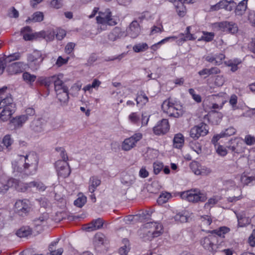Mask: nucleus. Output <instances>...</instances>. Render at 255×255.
I'll return each mask as SVG.
<instances>
[{
	"instance_id": "nucleus-1",
	"label": "nucleus",
	"mask_w": 255,
	"mask_h": 255,
	"mask_svg": "<svg viewBox=\"0 0 255 255\" xmlns=\"http://www.w3.org/2000/svg\"><path fill=\"white\" fill-rule=\"evenodd\" d=\"M38 158L36 153L29 152L25 155L18 156V158L12 163L15 171L23 172L27 170L30 173L35 172L38 168Z\"/></svg>"
},
{
	"instance_id": "nucleus-2",
	"label": "nucleus",
	"mask_w": 255,
	"mask_h": 255,
	"mask_svg": "<svg viewBox=\"0 0 255 255\" xmlns=\"http://www.w3.org/2000/svg\"><path fill=\"white\" fill-rule=\"evenodd\" d=\"M20 55L18 53L6 56L0 60V75L2 74L6 68V71L9 75H15L21 73L24 69L25 64L22 62H12L19 59Z\"/></svg>"
},
{
	"instance_id": "nucleus-3",
	"label": "nucleus",
	"mask_w": 255,
	"mask_h": 255,
	"mask_svg": "<svg viewBox=\"0 0 255 255\" xmlns=\"http://www.w3.org/2000/svg\"><path fill=\"white\" fill-rule=\"evenodd\" d=\"M6 87L0 89V109H3L0 114V119L2 121L8 120L15 110V105L10 94L6 92Z\"/></svg>"
},
{
	"instance_id": "nucleus-4",
	"label": "nucleus",
	"mask_w": 255,
	"mask_h": 255,
	"mask_svg": "<svg viewBox=\"0 0 255 255\" xmlns=\"http://www.w3.org/2000/svg\"><path fill=\"white\" fill-rule=\"evenodd\" d=\"M163 232L162 226L158 222H149L140 229L139 234L144 241H150L159 236Z\"/></svg>"
},
{
	"instance_id": "nucleus-5",
	"label": "nucleus",
	"mask_w": 255,
	"mask_h": 255,
	"mask_svg": "<svg viewBox=\"0 0 255 255\" xmlns=\"http://www.w3.org/2000/svg\"><path fill=\"white\" fill-rule=\"evenodd\" d=\"M162 109L168 116L179 118L183 114L182 106L178 101L168 99L163 102Z\"/></svg>"
},
{
	"instance_id": "nucleus-6",
	"label": "nucleus",
	"mask_w": 255,
	"mask_h": 255,
	"mask_svg": "<svg viewBox=\"0 0 255 255\" xmlns=\"http://www.w3.org/2000/svg\"><path fill=\"white\" fill-rule=\"evenodd\" d=\"M181 196L183 199L192 203L204 202L207 199L206 194L198 189L183 192Z\"/></svg>"
},
{
	"instance_id": "nucleus-7",
	"label": "nucleus",
	"mask_w": 255,
	"mask_h": 255,
	"mask_svg": "<svg viewBox=\"0 0 255 255\" xmlns=\"http://www.w3.org/2000/svg\"><path fill=\"white\" fill-rule=\"evenodd\" d=\"M98 23L108 24L114 26L118 24L119 19L112 16V12L109 8L99 11V15L96 17Z\"/></svg>"
},
{
	"instance_id": "nucleus-8",
	"label": "nucleus",
	"mask_w": 255,
	"mask_h": 255,
	"mask_svg": "<svg viewBox=\"0 0 255 255\" xmlns=\"http://www.w3.org/2000/svg\"><path fill=\"white\" fill-rule=\"evenodd\" d=\"M44 59L42 52L39 50H34L27 56L28 64L33 70H37Z\"/></svg>"
},
{
	"instance_id": "nucleus-9",
	"label": "nucleus",
	"mask_w": 255,
	"mask_h": 255,
	"mask_svg": "<svg viewBox=\"0 0 255 255\" xmlns=\"http://www.w3.org/2000/svg\"><path fill=\"white\" fill-rule=\"evenodd\" d=\"M142 137L141 133H134L130 137H128L124 140L121 144V148L124 151H129L136 146V143Z\"/></svg>"
},
{
	"instance_id": "nucleus-10",
	"label": "nucleus",
	"mask_w": 255,
	"mask_h": 255,
	"mask_svg": "<svg viewBox=\"0 0 255 255\" xmlns=\"http://www.w3.org/2000/svg\"><path fill=\"white\" fill-rule=\"evenodd\" d=\"M208 133L207 126L205 124H201L193 127L190 131V136L195 139H198L200 136L206 135Z\"/></svg>"
},
{
	"instance_id": "nucleus-11",
	"label": "nucleus",
	"mask_w": 255,
	"mask_h": 255,
	"mask_svg": "<svg viewBox=\"0 0 255 255\" xmlns=\"http://www.w3.org/2000/svg\"><path fill=\"white\" fill-rule=\"evenodd\" d=\"M227 147L234 154H240L245 151V147L242 140L238 138L231 139Z\"/></svg>"
},
{
	"instance_id": "nucleus-12",
	"label": "nucleus",
	"mask_w": 255,
	"mask_h": 255,
	"mask_svg": "<svg viewBox=\"0 0 255 255\" xmlns=\"http://www.w3.org/2000/svg\"><path fill=\"white\" fill-rule=\"evenodd\" d=\"M29 202L26 199L18 200L14 204L15 211L20 216H24L29 211Z\"/></svg>"
},
{
	"instance_id": "nucleus-13",
	"label": "nucleus",
	"mask_w": 255,
	"mask_h": 255,
	"mask_svg": "<svg viewBox=\"0 0 255 255\" xmlns=\"http://www.w3.org/2000/svg\"><path fill=\"white\" fill-rule=\"evenodd\" d=\"M55 166L58 176L66 178L70 175L71 170L67 162L57 161Z\"/></svg>"
},
{
	"instance_id": "nucleus-14",
	"label": "nucleus",
	"mask_w": 255,
	"mask_h": 255,
	"mask_svg": "<svg viewBox=\"0 0 255 255\" xmlns=\"http://www.w3.org/2000/svg\"><path fill=\"white\" fill-rule=\"evenodd\" d=\"M169 129L168 121L166 119H163L159 122L153 128L154 132L157 135L166 133Z\"/></svg>"
},
{
	"instance_id": "nucleus-15",
	"label": "nucleus",
	"mask_w": 255,
	"mask_h": 255,
	"mask_svg": "<svg viewBox=\"0 0 255 255\" xmlns=\"http://www.w3.org/2000/svg\"><path fill=\"white\" fill-rule=\"evenodd\" d=\"M141 27L137 21L134 20L129 24L127 33L131 38H136L141 32Z\"/></svg>"
},
{
	"instance_id": "nucleus-16",
	"label": "nucleus",
	"mask_w": 255,
	"mask_h": 255,
	"mask_svg": "<svg viewBox=\"0 0 255 255\" xmlns=\"http://www.w3.org/2000/svg\"><path fill=\"white\" fill-rule=\"evenodd\" d=\"M135 177L131 172H124L122 174L121 181L126 186H130L135 181Z\"/></svg>"
},
{
	"instance_id": "nucleus-17",
	"label": "nucleus",
	"mask_w": 255,
	"mask_h": 255,
	"mask_svg": "<svg viewBox=\"0 0 255 255\" xmlns=\"http://www.w3.org/2000/svg\"><path fill=\"white\" fill-rule=\"evenodd\" d=\"M44 121L41 119L34 120L30 125V128L35 132H41L44 130Z\"/></svg>"
},
{
	"instance_id": "nucleus-18",
	"label": "nucleus",
	"mask_w": 255,
	"mask_h": 255,
	"mask_svg": "<svg viewBox=\"0 0 255 255\" xmlns=\"http://www.w3.org/2000/svg\"><path fill=\"white\" fill-rule=\"evenodd\" d=\"M27 121V117L21 115L12 118L10 121V123L15 128H21Z\"/></svg>"
},
{
	"instance_id": "nucleus-19",
	"label": "nucleus",
	"mask_w": 255,
	"mask_h": 255,
	"mask_svg": "<svg viewBox=\"0 0 255 255\" xmlns=\"http://www.w3.org/2000/svg\"><path fill=\"white\" fill-rule=\"evenodd\" d=\"M215 238L210 236L204 238L201 241L202 246L210 252H212L214 249V243L213 240Z\"/></svg>"
},
{
	"instance_id": "nucleus-20",
	"label": "nucleus",
	"mask_w": 255,
	"mask_h": 255,
	"mask_svg": "<svg viewBox=\"0 0 255 255\" xmlns=\"http://www.w3.org/2000/svg\"><path fill=\"white\" fill-rule=\"evenodd\" d=\"M103 220L99 218L88 225L85 227V230L87 232L94 231L101 228L103 227Z\"/></svg>"
},
{
	"instance_id": "nucleus-21",
	"label": "nucleus",
	"mask_w": 255,
	"mask_h": 255,
	"mask_svg": "<svg viewBox=\"0 0 255 255\" xmlns=\"http://www.w3.org/2000/svg\"><path fill=\"white\" fill-rule=\"evenodd\" d=\"M124 32L119 27H116L108 35L110 40L114 41L121 38L124 35Z\"/></svg>"
},
{
	"instance_id": "nucleus-22",
	"label": "nucleus",
	"mask_w": 255,
	"mask_h": 255,
	"mask_svg": "<svg viewBox=\"0 0 255 255\" xmlns=\"http://www.w3.org/2000/svg\"><path fill=\"white\" fill-rule=\"evenodd\" d=\"M31 28L29 26H25L21 30V34L25 40L34 39V33H31Z\"/></svg>"
},
{
	"instance_id": "nucleus-23",
	"label": "nucleus",
	"mask_w": 255,
	"mask_h": 255,
	"mask_svg": "<svg viewBox=\"0 0 255 255\" xmlns=\"http://www.w3.org/2000/svg\"><path fill=\"white\" fill-rule=\"evenodd\" d=\"M136 102L137 106L142 107L148 102V98L143 92H140L137 94Z\"/></svg>"
},
{
	"instance_id": "nucleus-24",
	"label": "nucleus",
	"mask_w": 255,
	"mask_h": 255,
	"mask_svg": "<svg viewBox=\"0 0 255 255\" xmlns=\"http://www.w3.org/2000/svg\"><path fill=\"white\" fill-rule=\"evenodd\" d=\"M43 13L40 11H36L32 15L31 17H28L25 21L26 23L40 22L43 20Z\"/></svg>"
},
{
	"instance_id": "nucleus-25",
	"label": "nucleus",
	"mask_w": 255,
	"mask_h": 255,
	"mask_svg": "<svg viewBox=\"0 0 255 255\" xmlns=\"http://www.w3.org/2000/svg\"><path fill=\"white\" fill-rule=\"evenodd\" d=\"M241 63V60L238 59L230 60L224 62L226 66L231 67V70L233 72L236 71L238 69V65Z\"/></svg>"
},
{
	"instance_id": "nucleus-26",
	"label": "nucleus",
	"mask_w": 255,
	"mask_h": 255,
	"mask_svg": "<svg viewBox=\"0 0 255 255\" xmlns=\"http://www.w3.org/2000/svg\"><path fill=\"white\" fill-rule=\"evenodd\" d=\"M184 142L183 135L181 133L176 134L173 138V146L177 148L182 147Z\"/></svg>"
},
{
	"instance_id": "nucleus-27",
	"label": "nucleus",
	"mask_w": 255,
	"mask_h": 255,
	"mask_svg": "<svg viewBox=\"0 0 255 255\" xmlns=\"http://www.w3.org/2000/svg\"><path fill=\"white\" fill-rule=\"evenodd\" d=\"M100 183L101 180L95 176L92 177L90 180V185L89 187L90 192L93 193Z\"/></svg>"
},
{
	"instance_id": "nucleus-28",
	"label": "nucleus",
	"mask_w": 255,
	"mask_h": 255,
	"mask_svg": "<svg viewBox=\"0 0 255 255\" xmlns=\"http://www.w3.org/2000/svg\"><path fill=\"white\" fill-rule=\"evenodd\" d=\"M54 32H50L48 35H46L45 32L43 31L34 33V39L38 38H43L47 41H51L54 39Z\"/></svg>"
},
{
	"instance_id": "nucleus-29",
	"label": "nucleus",
	"mask_w": 255,
	"mask_h": 255,
	"mask_svg": "<svg viewBox=\"0 0 255 255\" xmlns=\"http://www.w3.org/2000/svg\"><path fill=\"white\" fill-rule=\"evenodd\" d=\"M32 233L31 229L28 227H22L16 232V235L20 238L28 236Z\"/></svg>"
},
{
	"instance_id": "nucleus-30",
	"label": "nucleus",
	"mask_w": 255,
	"mask_h": 255,
	"mask_svg": "<svg viewBox=\"0 0 255 255\" xmlns=\"http://www.w3.org/2000/svg\"><path fill=\"white\" fill-rule=\"evenodd\" d=\"M22 78L27 84L32 85L36 79V76L25 72L22 74Z\"/></svg>"
},
{
	"instance_id": "nucleus-31",
	"label": "nucleus",
	"mask_w": 255,
	"mask_h": 255,
	"mask_svg": "<svg viewBox=\"0 0 255 255\" xmlns=\"http://www.w3.org/2000/svg\"><path fill=\"white\" fill-rule=\"evenodd\" d=\"M238 218V224L240 227H244L250 223V219L245 216L244 214H237Z\"/></svg>"
},
{
	"instance_id": "nucleus-32",
	"label": "nucleus",
	"mask_w": 255,
	"mask_h": 255,
	"mask_svg": "<svg viewBox=\"0 0 255 255\" xmlns=\"http://www.w3.org/2000/svg\"><path fill=\"white\" fill-rule=\"evenodd\" d=\"M203 35L198 39V41H204L208 42L213 40L215 33L214 32H210L207 31H203Z\"/></svg>"
},
{
	"instance_id": "nucleus-33",
	"label": "nucleus",
	"mask_w": 255,
	"mask_h": 255,
	"mask_svg": "<svg viewBox=\"0 0 255 255\" xmlns=\"http://www.w3.org/2000/svg\"><path fill=\"white\" fill-rule=\"evenodd\" d=\"M171 197V195L170 193L164 192L160 194L157 199V202L158 204L162 205L166 203Z\"/></svg>"
},
{
	"instance_id": "nucleus-34",
	"label": "nucleus",
	"mask_w": 255,
	"mask_h": 255,
	"mask_svg": "<svg viewBox=\"0 0 255 255\" xmlns=\"http://www.w3.org/2000/svg\"><path fill=\"white\" fill-rule=\"evenodd\" d=\"M247 7L246 2L241 1L236 6L235 10V14L237 15H242L246 10Z\"/></svg>"
},
{
	"instance_id": "nucleus-35",
	"label": "nucleus",
	"mask_w": 255,
	"mask_h": 255,
	"mask_svg": "<svg viewBox=\"0 0 255 255\" xmlns=\"http://www.w3.org/2000/svg\"><path fill=\"white\" fill-rule=\"evenodd\" d=\"M52 78L54 82L55 91H58L60 89L63 90L64 88H68V87L64 85L63 81L58 77L54 76Z\"/></svg>"
},
{
	"instance_id": "nucleus-36",
	"label": "nucleus",
	"mask_w": 255,
	"mask_h": 255,
	"mask_svg": "<svg viewBox=\"0 0 255 255\" xmlns=\"http://www.w3.org/2000/svg\"><path fill=\"white\" fill-rule=\"evenodd\" d=\"M189 147L197 154H200L202 152V145L196 140L190 141L189 142Z\"/></svg>"
},
{
	"instance_id": "nucleus-37",
	"label": "nucleus",
	"mask_w": 255,
	"mask_h": 255,
	"mask_svg": "<svg viewBox=\"0 0 255 255\" xmlns=\"http://www.w3.org/2000/svg\"><path fill=\"white\" fill-rule=\"evenodd\" d=\"M78 197L74 201V205L79 208L83 207L87 202V197L82 194H79Z\"/></svg>"
},
{
	"instance_id": "nucleus-38",
	"label": "nucleus",
	"mask_w": 255,
	"mask_h": 255,
	"mask_svg": "<svg viewBox=\"0 0 255 255\" xmlns=\"http://www.w3.org/2000/svg\"><path fill=\"white\" fill-rule=\"evenodd\" d=\"M48 215L46 213L42 214L39 218L35 219L34 221L35 226H38L41 225H43L46 223L47 220L48 219Z\"/></svg>"
},
{
	"instance_id": "nucleus-39",
	"label": "nucleus",
	"mask_w": 255,
	"mask_h": 255,
	"mask_svg": "<svg viewBox=\"0 0 255 255\" xmlns=\"http://www.w3.org/2000/svg\"><path fill=\"white\" fill-rule=\"evenodd\" d=\"M148 48V46L146 43H141L134 45L133 46V50L136 53L143 52Z\"/></svg>"
},
{
	"instance_id": "nucleus-40",
	"label": "nucleus",
	"mask_w": 255,
	"mask_h": 255,
	"mask_svg": "<svg viewBox=\"0 0 255 255\" xmlns=\"http://www.w3.org/2000/svg\"><path fill=\"white\" fill-rule=\"evenodd\" d=\"M219 201L217 197L213 196L212 198H210L208 199V201L204 205V208L207 209H210L212 207H213L215 205H216Z\"/></svg>"
},
{
	"instance_id": "nucleus-41",
	"label": "nucleus",
	"mask_w": 255,
	"mask_h": 255,
	"mask_svg": "<svg viewBox=\"0 0 255 255\" xmlns=\"http://www.w3.org/2000/svg\"><path fill=\"white\" fill-rule=\"evenodd\" d=\"M200 220L201 226L204 227L210 226L212 222V218L209 215L201 216Z\"/></svg>"
},
{
	"instance_id": "nucleus-42",
	"label": "nucleus",
	"mask_w": 255,
	"mask_h": 255,
	"mask_svg": "<svg viewBox=\"0 0 255 255\" xmlns=\"http://www.w3.org/2000/svg\"><path fill=\"white\" fill-rule=\"evenodd\" d=\"M28 186L30 187V189L36 187L39 191H44L46 189V186L41 182H30L29 183Z\"/></svg>"
},
{
	"instance_id": "nucleus-43",
	"label": "nucleus",
	"mask_w": 255,
	"mask_h": 255,
	"mask_svg": "<svg viewBox=\"0 0 255 255\" xmlns=\"http://www.w3.org/2000/svg\"><path fill=\"white\" fill-rule=\"evenodd\" d=\"M177 38L178 37H177L176 36H171V37H166L165 38L161 40L159 42L152 45L150 47V48H151V49H152V50H153L154 51H156L159 48V45L160 44H163V43L168 41L169 40V39H175Z\"/></svg>"
},
{
	"instance_id": "nucleus-44",
	"label": "nucleus",
	"mask_w": 255,
	"mask_h": 255,
	"mask_svg": "<svg viewBox=\"0 0 255 255\" xmlns=\"http://www.w3.org/2000/svg\"><path fill=\"white\" fill-rule=\"evenodd\" d=\"M230 231V229L226 227H220L219 229L214 230L213 232L220 237L224 238L225 234Z\"/></svg>"
},
{
	"instance_id": "nucleus-45",
	"label": "nucleus",
	"mask_w": 255,
	"mask_h": 255,
	"mask_svg": "<svg viewBox=\"0 0 255 255\" xmlns=\"http://www.w3.org/2000/svg\"><path fill=\"white\" fill-rule=\"evenodd\" d=\"M174 219L181 223L186 222L188 220L187 215L186 212L179 213L174 216Z\"/></svg>"
},
{
	"instance_id": "nucleus-46",
	"label": "nucleus",
	"mask_w": 255,
	"mask_h": 255,
	"mask_svg": "<svg viewBox=\"0 0 255 255\" xmlns=\"http://www.w3.org/2000/svg\"><path fill=\"white\" fill-rule=\"evenodd\" d=\"M176 12L180 16H183L186 13V9L184 6L183 3L178 1L177 5H176Z\"/></svg>"
},
{
	"instance_id": "nucleus-47",
	"label": "nucleus",
	"mask_w": 255,
	"mask_h": 255,
	"mask_svg": "<svg viewBox=\"0 0 255 255\" xmlns=\"http://www.w3.org/2000/svg\"><path fill=\"white\" fill-rule=\"evenodd\" d=\"M216 151L217 154L222 156H225L228 153V151L225 147L218 144L215 146Z\"/></svg>"
},
{
	"instance_id": "nucleus-48",
	"label": "nucleus",
	"mask_w": 255,
	"mask_h": 255,
	"mask_svg": "<svg viewBox=\"0 0 255 255\" xmlns=\"http://www.w3.org/2000/svg\"><path fill=\"white\" fill-rule=\"evenodd\" d=\"M128 119L131 123L136 124L139 122L140 117L137 113L133 112L129 114Z\"/></svg>"
},
{
	"instance_id": "nucleus-49",
	"label": "nucleus",
	"mask_w": 255,
	"mask_h": 255,
	"mask_svg": "<svg viewBox=\"0 0 255 255\" xmlns=\"http://www.w3.org/2000/svg\"><path fill=\"white\" fill-rule=\"evenodd\" d=\"M13 141V139L11 138V136L9 134L5 135L2 139V143L7 149H9Z\"/></svg>"
},
{
	"instance_id": "nucleus-50",
	"label": "nucleus",
	"mask_w": 255,
	"mask_h": 255,
	"mask_svg": "<svg viewBox=\"0 0 255 255\" xmlns=\"http://www.w3.org/2000/svg\"><path fill=\"white\" fill-rule=\"evenodd\" d=\"M238 30V27L237 24L233 22L230 21V23L227 32L233 34L237 33Z\"/></svg>"
},
{
	"instance_id": "nucleus-51",
	"label": "nucleus",
	"mask_w": 255,
	"mask_h": 255,
	"mask_svg": "<svg viewBox=\"0 0 255 255\" xmlns=\"http://www.w3.org/2000/svg\"><path fill=\"white\" fill-rule=\"evenodd\" d=\"M230 21H223L216 24L219 29L223 32H227Z\"/></svg>"
},
{
	"instance_id": "nucleus-52",
	"label": "nucleus",
	"mask_w": 255,
	"mask_h": 255,
	"mask_svg": "<svg viewBox=\"0 0 255 255\" xmlns=\"http://www.w3.org/2000/svg\"><path fill=\"white\" fill-rule=\"evenodd\" d=\"M19 181L18 180H17L14 178H10L7 180V184H8L9 186L10 187H13L15 188V189L16 188L20 189V188L18 186V183H19ZM24 188H20V189H24Z\"/></svg>"
},
{
	"instance_id": "nucleus-53",
	"label": "nucleus",
	"mask_w": 255,
	"mask_h": 255,
	"mask_svg": "<svg viewBox=\"0 0 255 255\" xmlns=\"http://www.w3.org/2000/svg\"><path fill=\"white\" fill-rule=\"evenodd\" d=\"M245 143L248 145H252L255 144V136L248 134L245 136L244 139Z\"/></svg>"
},
{
	"instance_id": "nucleus-54",
	"label": "nucleus",
	"mask_w": 255,
	"mask_h": 255,
	"mask_svg": "<svg viewBox=\"0 0 255 255\" xmlns=\"http://www.w3.org/2000/svg\"><path fill=\"white\" fill-rule=\"evenodd\" d=\"M104 241V236L102 234H97L94 237V243L96 245L99 246L102 245Z\"/></svg>"
},
{
	"instance_id": "nucleus-55",
	"label": "nucleus",
	"mask_w": 255,
	"mask_h": 255,
	"mask_svg": "<svg viewBox=\"0 0 255 255\" xmlns=\"http://www.w3.org/2000/svg\"><path fill=\"white\" fill-rule=\"evenodd\" d=\"M190 167L193 171V172L196 174V175H200L201 174V171H199L200 170V165L199 163L197 162H192L190 164Z\"/></svg>"
},
{
	"instance_id": "nucleus-56",
	"label": "nucleus",
	"mask_w": 255,
	"mask_h": 255,
	"mask_svg": "<svg viewBox=\"0 0 255 255\" xmlns=\"http://www.w3.org/2000/svg\"><path fill=\"white\" fill-rule=\"evenodd\" d=\"M53 32L54 35H56V38L58 40H62L66 34L65 30L61 28L57 29L56 31Z\"/></svg>"
},
{
	"instance_id": "nucleus-57",
	"label": "nucleus",
	"mask_w": 255,
	"mask_h": 255,
	"mask_svg": "<svg viewBox=\"0 0 255 255\" xmlns=\"http://www.w3.org/2000/svg\"><path fill=\"white\" fill-rule=\"evenodd\" d=\"M225 80L223 76L218 75L216 76L214 84L217 87H221L223 85Z\"/></svg>"
},
{
	"instance_id": "nucleus-58",
	"label": "nucleus",
	"mask_w": 255,
	"mask_h": 255,
	"mask_svg": "<svg viewBox=\"0 0 255 255\" xmlns=\"http://www.w3.org/2000/svg\"><path fill=\"white\" fill-rule=\"evenodd\" d=\"M190 26L187 27L186 29V33L184 34L185 37H184L183 41L193 40L195 39L196 38L194 37L193 35L190 32Z\"/></svg>"
},
{
	"instance_id": "nucleus-59",
	"label": "nucleus",
	"mask_w": 255,
	"mask_h": 255,
	"mask_svg": "<svg viewBox=\"0 0 255 255\" xmlns=\"http://www.w3.org/2000/svg\"><path fill=\"white\" fill-rule=\"evenodd\" d=\"M163 168L162 163L157 162L153 164V171L155 174H158Z\"/></svg>"
},
{
	"instance_id": "nucleus-60",
	"label": "nucleus",
	"mask_w": 255,
	"mask_h": 255,
	"mask_svg": "<svg viewBox=\"0 0 255 255\" xmlns=\"http://www.w3.org/2000/svg\"><path fill=\"white\" fill-rule=\"evenodd\" d=\"M152 213V211H145L144 212H142L141 214H139L138 215H136L134 216L135 219H139L140 221H142L144 219V217L146 215L150 216Z\"/></svg>"
},
{
	"instance_id": "nucleus-61",
	"label": "nucleus",
	"mask_w": 255,
	"mask_h": 255,
	"mask_svg": "<svg viewBox=\"0 0 255 255\" xmlns=\"http://www.w3.org/2000/svg\"><path fill=\"white\" fill-rule=\"evenodd\" d=\"M57 97L60 102L66 103L69 99L68 92L62 93L61 95L57 96Z\"/></svg>"
},
{
	"instance_id": "nucleus-62",
	"label": "nucleus",
	"mask_w": 255,
	"mask_h": 255,
	"mask_svg": "<svg viewBox=\"0 0 255 255\" xmlns=\"http://www.w3.org/2000/svg\"><path fill=\"white\" fill-rule=\"evenodd\" d=\"M75 47V43L73 42H69L65 47V52L67 54L71 53Z\"/></svg>"
},
{
	"instance_id": "nucleus-63",
	"label": "nucleus",
	"mask_w": 255,
	"mask_h": 255,
	"mask_svg": "<svg viewBox=\"0 0 255 255\" xmlns=\"http://www.w3.org/2000/svg\"><path fill=\"white\" fill-rule=\"evenodd\" d=\"M51 7L58 9L62 6V2L61 0H52L50 2Z\"/></svg>"
},
{
	"instance_id": "nucleus-64",
	"label": "nucleus",
	"mask_w": 255,
	"mask_h": 255,
	"mask_svg": "<svg viewBox=\"0 0 255 255\" xmlns=\"http://www.w3.org/2000/svg\"><path fill=\"white\" fill-rule=\"evenodd\" d=\"M248 242L252 247L255 246V230H254L248 239Z\"/></svg>"
}]
</instances>
